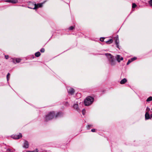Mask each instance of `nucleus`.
Instances as JSON below:
<instances>
[{
  "mask_svg": "<svg viewBox=\"0 0 152 152\" xmlns=\"http://www.w3.org/2000/svg\"><path fill=\"white\" fill-rule=\"evenodd\" d=\"M105 55L107 56L108 60L112 65H114L115 64V61L114 56L110 53H106Z\"/></svg>",
  "mask_w": 152,
  "mask_h": 152,
  "instance_id": "f257e3e1",
  "label": "nucleus"
},
{
  "mask_svg": "<svg viewBox=\"0 0 152 152\" xmlns=\"http://www.w3.org/2000/svg\"><path fill=\"white\" fill-rule=\"evenodd\" d=\"M94 101L93 97L90 96H88L84 100V104L86 106H89Z\"/></svg>",
  "mask_w": 152,
  "mask_h": 152,
  "instance_id": "f03ea898",
  "label": "nucleus"
},
{
  "mask_svg": "<svg viewBox=\"0 0 152 152\" xmlns=\"http://www.w3.org/2000/svg\"><path fill=\"white\" fill-rule=\"evenodd\" d=\"M55 112L54 111L50 112L45 117V121H48L52 119L54 116Z\"/></svg>",
  "mask_w": 152,
  "mask_h": 152,
  "instance_id": "7ed1b4c3",
  "label": "nucleus"
},
{
  "mask_svg": "<svg viewBox=\"0 0 152 152\" xmlns=\"http://www.w3.org/2000/svg\"><path fill=\"white\" fill-rule=\"evenodd\" d=\"M67 89L68 93L71 95H73L75 92L74 89L69 86L67 87Z\"/></svg>",
  "mask_w": 152,
  "mask_h": 152,
  "instance_id": "20e7f679",
  "label": "nucleus"
},
{
  "mask_svg": "<svg viewBox=\"0 0 152 152\" xmlns=\"http://www.w3.org/2000/svg\"><path fill=\"white\" fill-rule=\"evenodd\" d=\"M11 60L12 61L14 64H16L17 63L20 62L21 59L19 58H11Z\"/></svg>",
  "mask_w": 152,
  "mask_h": 152,
  "instance_id": "39448f33",
  "label": "nucleus"
},
{
  "mask_svg": "<svg viewBox=\"0 0 152 152\" xmlns=\"http://www.w3.org/2000/svg\"><path fill=\"white\" fill-rule=\"evenodd\" d=\"M44 2L42 3H38L37 4H34V7L33 8V9H37L41 7H42L43 4L44 3Z\"/></svg>",
  "mask_w": 152,
  "mask_h": 152,
  "instance_id": "423d86ee",
  "label": "nucleus"
},
{
  "mask_svg": "<svg viewBox=\"0 0 152 152\" xmlns=\"http://www.w3.org/2000/svg\"><path fill=\"white\" fill-rule=\"evenodd\" d=\"M22 137L21 133H20L18 135H12V137L15 139H18Z\"/></svg>",
  "mask_w": 152,
  "mask_h": 152,
  "instance_id": "0eeeda50",
  "label": "nucleus"
},
{
  "mask_svg": "<svg viewBox=\"0 0 152 152\" xmlns=\"http://www.w3.org/2000/svg\"><path fill=\"white\" fill-rule=\"evenodd\" d=\"M116 60L118 62H120L121 61L123 60V58L119 55H117L116 57Z\"/></svg>",
  "mask_w": 152,
  "mask_h": 152,
  "instance_id": "6e6552de",
  "label": "nucleus"
},
{
  "mask_svg": "<svg viewBox=\"0 0 152 152\" xmlns=\"http://www.w3.org/2000/svg\"><path fill=\"white\" fill-rule=\"evenodd\" d=\"M63 114L61 112H58L57 114H56L55 118H58L61 117L63 116Z\"/></svg>",
  "mask_w": 152,
  "mask_h": 152,
  "instance_id": "1a4fd4ad",
  "label": "nucleus"
},
{
  "mask_svg": "<svg viewBox=\"0 0 152 152\" xmlns=\"http://www.w3.org/2000/svg\"><path fill=\"white\" fill-rule=\"evenodd\" d=\"M115 43L116 45V47L117 48H119V40L118 36L116 37L115 40Z\"/></svg>",
  "mask_w": 152,
  "mask_h": 152,
  "instance_id": "9d476101",
  "label": "nucleus"
},
{
  "mask_svg": "<svg viewBox=\"0 0 152 152\" xmlns=\"http://www.w3.org/2000/svg\"><path fill=\"white\" fill-rule=\"evenodd\" d=\"M74 109H75L78 112H80V110L78 107V105L77 104H75L73 106Z\"/></svg>",
  "mask_w": 152,
  "mask_h": 152,
  "instance_id": "9b49d317",
  "label": "nucleus"
},
{
  "mask_svg": "<svg viewBox=\"0 0 152 152\" xmlns=\"http://www.w3.org/2000/svg\"><path fill=\"white\" fill-rule=\"evenodd\" d=\"M29 146V144L28 141H25L23 145V147L25 148H28Z\"/></svg>",
  "mask_w": 152,
  "mask_h": 152,
  "instance_id": "f8f14e48",
  "label": "nucleus"
},
{
  "mask_svg": "<svg viewBox=\"0 0 152 152\" xmlns=\"http://www.w3.org/2000/svg\"><path fill=\"white\" fill-rule=\"evenodd\" d=\"M145 119L146 120H148L151 118V117L148 112L146 113L145 115Z\"/></svg>",
  "mask_w": 152,
  "mask_h": 152,
  "instance_id": "ddd939ff",
  "label": "nucleus"
},
{
  "mask_svg": "<svg viewBox=\"0 0 152 152\" xmlns=\"http://www.w3.org/2000/svg\"><path fill=\"white\" fill-rule=\"evenodd\" d=\"M17 0H7L6 2L11 3H16L18 2Z\"/></svg>",
  "mask_w": 152,
  "mask_h": 152,
  "instance_id": "4468645a",
  "label": "nucleus"
},
{
  "mask_svg": "<svg viewBox=\"0 0 152 152\" xmlns=\"http://www.w3.org/2000/svg\"><path fill=\"white\" fill-rule=\"evenodd\" d=\"M127 81V80L126 78H124L122 80H121L120 82V83L121 84H123L126 83Z\"/></svg>",
  "mask_w": 152,
  "mask_h": 152,
  "instance_id": "2eb2a0df",
  "label": "nucleus"
},
{
  "mask_svg": "<svg viewBox=\"0 0 152 152\" xmlns=\"http://www.w3.org/2000/svg\"><path fill=\"white\" fill-rule=\"evenodd\" d=\"M113 41V39H110L108 40L105 41L106 43L107 44H111Z\"/></svg>",
  "mask_w": 152,
  "mask_h": 152,
  "instance_id": "dca6fc26",
  "label": "nucleus"
},
{
  "mask_svg": "<svg viewBox=\"0 0 152 152\" xmlns=\"http://www.w3.org/2000/svg\"><path fill=\"white\" fill-rule=\"evenodd\" d=\"M5 148L6 149V152H14V151L12 149H10V148Z\"/></svg>",
  "mask_w": 152,
  "mask_h": 152,
  "instance_id": "f3484780",
  "label": "nucleus"
},
{
  "mask_svg": "<svg viewBox=\"0 0 152 152\" xmlns=\"http://www.w3.org/2000/svg\"><path fill=\"white\" fill-rule=\"evenodd\" d=\"M41 53L39 52H37L35 54V56L37 57H38L40 56Z\"/></svg>",
  "mask_w": 152,
  "mask_h": 152,
  "instance_id": "a211bd4d",
  "label": "nucleus"
},
{
  "mask_svg": "<svg viewBox=\"0 0 152 152\" xmlns=\"http://www.w3.org/2000/svg\"><path fill=\"white\" fill-rule=\"evenodd\" d=\"M152 101V96L149 97L146 100L147 102H149Z\"/></svg>",
  "mask_w": 152,
  "mask_h": 152,
  "instance_id": "6ab92c4d",
  "label": "nucleus"
},
{
  "mask_svg": "<svg viewBox=\"0 0 152 152\" xmlns=\"http://www.w3.org/2000/svg\"><path fill=\"white\" fill-rule=\"evenodd\" d=\"M93 127V126L92 125H89L87 126V128L88 129H89L90 128H92Z\"/></svg>",
  "mask_w": 152,
  "mask_h": 152,
  "instance_id": "aec40b11",
  "label": "nucleus"
},
{
  "mask_svg": "<svg viewBox=\"0 0 152 152\" xmlns=\"http://www.w3.org/2000/svg\"><path fill=\"white\" fill-rule=\"evenodd\" d=\"M75 28V26H71L69 28V29L70 30H73Z\"/></svg>",
  "mask_w": 152,
  "mask_h": 152,
  "instance_id": "412c9836",
  "label": "nucleus"
},
{
  "mask_svg": "<svg viewBox=\"0 0 152 152\" xmlns=\"http://www.w3.org/2000/svg\"><path fill=\"white\" fill-rule=\"evenodd\" d=\"M10 74L9 73H8L7 75V81H8L9 80V77L10 76Z\"/></svg>",
  "mask_w": 152,
  "mask_h": 152,
  "instance_id": "4be33fe9",
  "label": "nucleus"
},
{
  "mask_svg": "<svg viewBox=\"0 0 152 152\" xmlns=\"http://www.w3.org/2000/svg\"><path fill=\"white\" fill-rule=\"evenodd\" d=\"M136 59H137V58L136 57H133V58H131L130 59L131 60V61H133Z\"/></svg>",
  "mask_w": 152,
  "mask_h": 152,
  "instance_id": "5701e85b",
  "label": "nucleus"
},
{
  "mask_svg": "<svg viewBox=\"0 0 152 152\" xmlns=\"http://www.w3.org/2000/svg\"><path fill=\"white\" fill-rule=\"evenodd\" d=\"M137 6L136 4L135 3H133L132 5V8H135Z\"/></svg>",
  "mask_w": 152,
  "mask_h": 152,
  "instance_id": "b1692460",
  "label": "nucleus"
},
{
  "mask_svg": "<svg viewBox=\"0 0 152 152\" xmlns=\"http://www.w3.org/2000/svg\"><path fill=\"white\" fill-rule=\"evenodd\" d=\"M132 61H131V59H129L128 61L127 62V63L126 64L127 65H129L130 63H131Z\"/></svg>",
  "mask_w": 152,
  "mask_h": 152,
  "instance_id": "393cba45",
  "label": "nucleus"
},
{
  "mask_svg": "<svg viewBox=\"0 0 152 152\" xmlns=\"http://www.w3.org/2000/svg\"><path fill=\"white\" fill-rule=\"evenodd\" d=\"M148 3L152 7V0H150L148 1Z\"/></svg>",
  "mask_w": 152,
  "mask_h": 152,
  "instance_id": "a878e982",
  "label": "nucleus"
},
{
  "mask_svg": "<svg viewBox=\"0 0 152 152\" xmlns=\"http://www.w3.org/2000/svg\"><path fill=\"white\" fill-rule=\"evenodd\" d=\"M38 151V149H36V150H34L32 151H28L26 152H37Z\"/></svg>",
  "mask_w": 152,
  "mask_h": 152,
  "instance_id": "bb28decb",
  "label": "nucleus"
},
{
  "mask_svg": "<svg viewBox=\"0 0 152 152\" xmlns=\"http://www.w3.org/2000/svg\"><path fill=\"white\" fill-rule=\"evenodd\" d=\"M40 51L41 53H44L45 51V49L44 48L41 49L40 50Z\"/></svg>",
  "mask_w": 152,
  "mask_h": 152,
  "instance_id": "cd10ccee",
  "label": "nucleus"
},
{
  "mask_svg": "<svg viewBox=\"0 0 152 152\" xmlns=\"http://www.w3.org/2000/svg\"><path fill=\"white\" fill-rule=\"evenodd\" d=\"M85 112H86L85 110L84 109H83L82 111V114L83 115H85Z\"/></svg>",
  "mask_w": 152,
  "mask_h": 152,
  "instance_id": "c85d7f7f",
  "label": "nucleus"
},
{
  "mask_svg": "<svg viewBox=\"0 0 152 152\" xmlns=\"http://www.w3.org/2000/svg\"><path fill=\"white\" fill-rule=\"evenodd\" d=\"M104 37H101L100 38V40L101 41L103 42L104 41Z\"/></svg>",
  "mask_w": 152,
  "mask_h": 152,
  "instance_id": "c756f323",
  "label": "nucleus"
},
{
  "mask_svg": "<svg viewBox=\"0 0 152 152\" xmlns=\"http://www.w3.org/2000/svg\"><path fill=\"white\" fill-rule=\"evenodd\" d=\"M9 58V56L8 55H5V58L7 59H8Z\"/></svg>",
  "mask_w": 152,
  "mask_h": 152,
  "instance_id": "7c9ffc66",
  "label": "nucleus"
},
{
  "mask_svg": "<svg viewBox=\"0 0 152 152\" xmlns=\"http://www.w3.org/2000/svg\"><path fill=\"white\" fill-rule=\"evenodd\" d=\"M96 129H92L91 130V131L92 132H95Z\"/></svg>",
  "mask_w": 152,
  "mask_h": 152,
  "instance_id": "2f4dec72",
  "label": "nucleus"
},
{
  "mask_svg": "<svg viewBox=\"0 0 152 152\" xmlns=\"http://www.w3.org/2000/svg\"><path fill=\"white\" fill-rule=\"evenodd\" d=\"M148 109L149 110H150L149 108H148V107H147L146 109L147 110V109Z\"/></svg>",
  "mask_w": 152,
  "mask_h": 152,
  "instance_id": "473e14b6",
  "label": "nucleus"
},
{
  "mask_svg": "<svg viewBox=\"0 0 152 152\" xmlns=\"http://www.w3.org/2000/svg\"><path fill=\"white\" fill-rule=\"evenodd\" d=\"M151 117H152V114H151Z\"/></svg>",
  "mask_w": 152,
  "mask_h": 152,
  "instance_id": "72a5a7b5",
  "label": "nucleus"
},
{
  "mask_svg": "<svg viewBox=\"0 0 152 152\" xmlns=\"http://www.w3.org/2000/svg\"><path fill=\"white\" fill-rule=\"evenodd\" d=\"M28 7L29 8H31V9H32V8H31V7Z\"/></svg>",
  "mask_w": 152,
  "mask_h": 152,
  "instance_id": "f704fd0d",
  "label": "nucleus"
}]
</instances>
